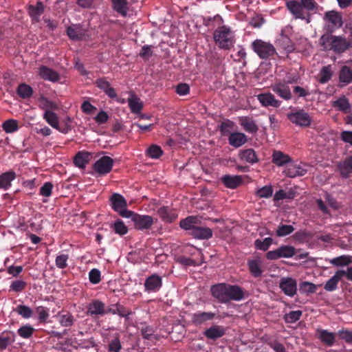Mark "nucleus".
Returning <instances> with one entry per match:
<instances>
[{
    "label": "nucleus",
    "instance_id": "obj_20",
    "mask_svg": "<svg viewBox=\"0 0 352 352\" xmlns=\"http://www.w3.org/2000/svg\"><path fill=\"white\" fill-rule=\"evenodd\" d=\"M87 314L91 316L106 314L104 303L99 300H94L87 307Z\"/></svg>",
    "mask_w": 352,
    "mask_h": 352
},
{
    "label": "nucleus",
    "instance_id": "obj_59",
    "mask_svg": "<svg viewBox=\"0 0 352 352\" xmlns=\"http://www.w3.org/2000/svg\"><path fill=\"white\" fill-rule=\"evenodd\" d=\"M27 286V283L22 280H16L10 284V290L15 292H21Z\"/></svg>",
    "mask_w": 352,
    "mask_h": 352
},
{
    "label": "nucleus",
    "instance_id": "obj_30",
    "mask_svg": "<svg viewBox=\"0 0 352 352\" xmlns=\"http://www.w3.org/2000/svg\"><path fill=\"white\" fill-rule=\"evenodd\" d=\"M43 119L54 129H56L63 133H67V130L59 129L58 116L52 111H47L43 114Z\"/></svg>",
    "mask_w": 352,
    "mask_h": 352
},
{
    "label": "nucleus",
    "instance_id": "obj_38",
    "mask_svg": "<svg viewBox=\"0 0 352 352\" xmlns=\"http://www.w3.org/2000/svg\"><path fill=\"white\" fill-rule=\"evenodd\" d=\"M286 175L289 177H296L303 176L307 173V170L302 168L300 165L290 164L285 170Z\"/></svg>",
    "mask_w": 352,
    "mask_h": 352
},
{
    "label": "nucleus",
    "instance_id": "obj_13",
    "mask_svg": "<svg viewBox=\"0 0 352 352\" xmlns=\"http://www.w3.org/2000/svg\"><path fill=\"white\" fill-rule=\"evenodd\" d=\"M144 291L151 292H157L162 287V278L156 274H153L147 277L144 281Z\"/></svg>",
    "mask_w": 352,
    "mask_h": 352
},
{
    "label": "nucleus",
    "instance_id": "obj_25",
    "mask_svg": "<svg viewBox=\"0 0 352 352\" xmlns=\"http://www.w3.org/2000/svg\"><path fill=\"white\" fill-rule=\"evenodd\" d=\"M221 182L223 185L230 189H235L242 183V179L239 175H226L221 177Z\"/></svg>",
    "mask_w": 352,
    "mask_h": 352
},
{
    "label": "nucleus",
    "instance_id": "obj_29",
    "mask_svg": "<svg viewBox=\"0 0 352 352\" xmlns=\"http://www.w3.org/2000/svg\"><path fill=\"white\" fill-rule=\"evenodd\" d=\"M324 20L327 21L334 28H339L342 25V16L336 11H328L324 14Z\"/></svg>",
    "mask_w": 352,
    "mask_h": 352
},
{
    "label": "nucleus",
    "instance_id": "obj_53",
    "mask_svg": "<svg viewBox=\"0 0 352 352\" xmlns=\"http://www.w3.org/2000/svg\"><path fill=\"white\" fill-rule=\"evenodd\" d=\"M34 331L35 329L30 324L23 325L17 330L19 336L25 339L31 338Z\"/></svg>",
    "mask_w": 352,
    "mask_h": 352
},
{
    "label": "nucleus",
    "instance_id": "obj_36",
    "mask_svg": "<svg viewBox=\"0 0 352 352\" xmlns=\"http://www.w3.org/2000/svg\"><path fill=\"white\" fill-rule=\"evenodd\" d=\"M15 340V334L12 331H3L0 334V351L6 349Z\"/></svg>",
    "mask_w": 352,
    "mask_h": 352
},
{
    "label": "nucleus",
    "instance_id": "obj_39",
    "mask_svg": "<svg viewBox=\"0 0 352 352\" xmlns=\"http://www.w3.org/2000/svg\"><path fill=\"white\" fill-rule=\"evenodd\" d=\"M239 157L250 164H254L258 161L257 155L252 148L241 150L239 153Z\"/></svg>",
    "mask_w": 352,
    "mask_h": 352
},
{
    "label": "nucleus",
    "instance_id": "obj_42",
    "mask_svg": "<svg viewBox=\"0 0 352 352\" xmlns=\"http://www.w3.org/2000/svg\"><path fill=\"white\" fill-rule=\"evenodd\" d=\"M333 76L331 65L324 66L318 74V81L321 84H325L329 82Z\"/></svg>",
    "mask_w": 352,
    "mask_h": 352
},
{
    "label": "nucleus",
    "instance_id": "obj_23",
    "mask_svg": "<svg viewBox=\"0 0 352 352\" xmlns=\"http://www.w3.org/2000/svg\"><path fill=\"white\" fill-rule=\"evenodd\" d=\"M204 334L207 338L216 340L226 334V329L223 326L214 325L207 329Z\"/></svg>",
    "mask_w": 352,
    "mask_h": 352
},
{
    "label": "nucleus",
    "instance_id": "obj_51",
    "mask_svg": "<svg viewBox=\"0 0 352 352\" xmlns=\"http://www.w3.org/2000/svg\"><path fill=\"white\" fill-rule=\"evenodd\" d=\"M330 263L336 266H345L352 263V257L349 255H342L333 258Z\"/></svg>",
    "mask_w": 352,
    "mask_h": 352
},
{
    "label": "nucleus",
    "instance_id": "obj_18",
    "mask_svg": "<svg viewBox=\"0 0 352 352\" xmlns=\"http://www.w3.org/2000/svg\"><path fill=\"white\" fill-rule=\"evenodd\" d=\"M188 234L196 239H209L212 236V230L210 228L200 226L198 224L196 228L193 229L192 232H188Z\"/></svg>",
    "mask_w": 352,
    "mask_h": 352
},
{
    "label": "nucleus",
    "instance_id": "obj_2",
    "mask_svg": "<svg viewBox=\"0 0 352 352\" xmlns=\"http://www.w3.org/2000/svg\"><path fill=\"white\" fill-rule=\"evenodd\" d=\"M286 6L289 12L296 18L310 21V15L307 12H314L317 9L318 3L314 0H300L297 1L292 0L287 2Z\"/></svg>",
    "mask_w": 352,
    "mask_h": 352
},
{
    "label": "nucleus",
    "instance_id": "obj_40",
    "mask_svg": "<svg viewBox=\"0 0 352 352\" xmlns=\"http://www.w3.org/2000/svg\"><path fill=\"white\" fill-rule=\"evenodd\" d=\"M339 80L345 85H349L352 82V70L346 65L341 67L339 72Z\"/></svg>",
    "mask_w": 352,
    "mask_h": 352
},
{
    "label": "nucleus",
    "instance_id": "obj_1",
    "mask_svg": "<svg viewBox=\"0 0 352 352\" xmlns=\"http://www.w3.org/2000/svg\"><path fill=\"white\" fill-rule=\"evenodd\" d=\"M212 296L220 303H228L232 300L240 301L244 298L243 289L236 285L218 283L210 287Z\"/></svg>",
    "mask_w": 352,
    "mask_h": 352
},
{
    "label": "nucleus",
    "instance_id": "obj_5",
    "mask_svg": "<svg viewBox=\"0 0 352 352\" xmlns=\"http://www.w3.org/2000/svg\"><path fill=\"white\" fill-rule=\"evenodd\" d=\"M110 206L112 209L121 217L129 218L132 211L126 209L127 202L125 198L120 194L114 192L109 197Z\"/></svg>",
    "mask_w": 352,
    "mask_h": 352
},
{
    "label": "nucleus",
    "instance_id": "obj_61",
    "mask_svg": "<svg viewBox=\"0 0 352 352\" xmlns=\"http://www.w3.org/2000/svg\"><path fill=\"white\" fill-rule=\"evenodd\" d=\"M293 93L298 98H306L310 96L311 93L308 87H302L300 86H294Z\"/></svg>",
    "mask_w": 352,
    "mask_h": 352
},
{
    "label": "nucleus",
    "instance_id": "obj_56",
    "mask_svg": "<svg viewBox=\"0 0 352 352\" xmlns=\"http://www.w3.org/2000/svg\"><path fill=\"white\" fill-rule=\"evenodd\" d=\"M16 312L23 318H30L32 317L33 311L28 306L19 305L15 309Z\"/></svg>",
    "mask_w": 352,
    "mask_h": 352
},
{
    "label": "nucleus",
    "instance_id": "obj_11",
    "mask_svg": "<svg viewBox=\"0 0 352 352\" xmlns=\"http://www.w3.org/2000/svg\"><path fill=\"white\" fill-rule=\"evenodd\" d=\"M271 89L274 93L285 100H290L292 98L290 87L285 80H276L272 85Z\"/></svg>",
    "mask_w": 352,
    "mask_h": 352
},
{
    "label": "nucleus",
    "instance_id": "obj_62",
    "mask_svg": "<svg viewBox=\"0 0 352 352\" xmlns=\"http://www.w3.org/2000/svg\"><path fill=\"white\" fill-rule=\"evenodd\" d=\"M294 230V228L291 225H281L276 230L278 236H285L291 234Z\"/></svg>",
    "mask_w": 352,
    "mask_h": 352
},
{
    "label": "nucleus",
    "instance_id": "obj_45",
    "mask_svg": "<svg viewBox=\"0 0 352 352\" xmlns=\"http://www.w3.org/2000/svg\"><path fill=\"white\" fill-rule=\"evenodd\" d=\"M67 34L68 36L75 41L82 40L85 34L80 27L69 26L67 28Z\"/></svg>",
    "mask_w": 352,
    "mask_h": 352
},
{
    "label": "nucleus",
    "instance_id": "obj_58",
    "mask_svg": "<svg viewBox=\"0 0 352 352\" xmlns=\"http://www.w3.org/2000/svg\"><path fill=\"white\" fill-rule=\"evenodd\" d=\"M122 349L121 342L118 335L111 340L108 344V350L109 352H120Z\"/></svg>",
    "mask_w": 352,
    "mask_h": 352
},
{
    "label": "nucleus",
    "instance_id": "obj_3",
    "mask_svg": "<svg viewBox=\"0 0 352 352\" xmlns=\"http://www.w3.org/2000/svg\"><path fill=\"white\" fill-rule=\"evenodd\" d=\"M319 41L324 50L333 51L336 54H342L350 48V41L342 36L323 34Z\"/></svg>",
    "mask_w": 352,
    "mask_h": 352
},
{
    "label": "nucleus",
    "instance_id": "obj_50",
    "mask_svg": "<svg viewBox=\"0 0 352 352\" xmlns=\"http://www.w3.org/2000/svg\"><path fill=\"white\" fill-rule=\"evenodd\" d=\"M295 196L296 192L292 190H289L288 192L284 190H279L275 193L273 199L274 201H278L285 199H293Z\"/></svg>",
    "mask_w": 352,
    "mask_h": 352
},
{
    "label": "nucleus",
    "instance_id": "obj_17",
    "mask_svg": "<svg viewBox=\"0 0 352 352\" xmlns=\"http://www.w3.org/2000/svg\"><path fill=\"white\" fill-rule=\"evenodd\" d=\"M157 214L165 223H172L178 217L175 210L168 206L160 207L157 210Z\"/></svg>",
    "mask_w": 352,
    "mask_h": 352
},
{
    "label": "nucleus",
    "instance_id": "obj_33",
    "mask_svg": "<svg viewBox=\"0 0 352 352\" xmlns=\"http://www.w3.org/2000/svg\"><path fill=\"white\" fill-rule=\"evenodd\" d=\"M278 45L287 53H292L295 50L293 41L285 34H281L277 41Z\"/></svg>",
    "mask_w": 352,
    "mask_h": 352
},
{
    "label": "nucleus",
    "instance_id": "obj_55",
    "mask_svg": "<svg viewBox=\"0 0 352 352\" xmlns=\"http://www.w3.org/2000/svg\"><path fill=\"white\" fill-rule=\"evenodd\" d=\"M302 314V311L300 310L291 311L285 315L284 320L286 323H294L300 320Z\"/></svg>",
    "mask_w": 352,
    "mask_h": 352
},
{
    "label": "nucleus",
    "instance_id": "obj_52",
    "mask_svg": "<svg viewBox=\"0 0 352 352\" xmlns=\"http://www.w3.org/2000/svg\"><path fill=\"white\" fill-rule=\"evenodd\" d=\"M272 243L273 239L271 237L265 238L263 240L258 239L254 241V247L257 250L267 251Z\"/></svg>",
    "mask_w": 352,
    "mask_h": 352
},
{
    "label": "nucleus",
    "instance_id": "obj_60",
    "mask_svg": "<svg viewBox=\"0 0 352 352\" xmlns=\"http://www.w3.org/2000/svg\"><path fill=\"white\" fill-rule=\"evenodd\" d=\"M300 291L303 293L313 294L316 291V285L312 283L304 281L300 284Z\"/></svg>",
    "mask_w": 352,
    "mask_h": 352
},
{
    "label": "nucleus",
    "instance_id": "obj_43",
    "mask_svg": "<svg viewBox=\"0 0 352 352\" xmlns=\"http://www.w3.org/2000/svg\"><path fill=\"white\" fill-rule=\"evenodd\" d=\"M38 102L39 108L44 110L45 112H47V111H53L58 109V106L56 102L48 100L43 96H41L38 98Z\"/></svg>",
    "mask_w": 352,
    "mask_h": 352
},
{
    "label": "nucleus",
    "instance_id": "obj_31",
    "mask_svg": "<svg viewBox=\"0 0 352 352\" xmlns=\"http://www.w3.org/2000/svg\"><path fill=\"white\" fill-rule=\"evenodd\" d=\"M228 142L231 146L238 148L243 145L247 142V137L243 133L234 132L230 133L228 138Z\"/></svg>",
    "mask_w": 352,
    "mask_h": 352
},
{
    "label": "nucleus",
    "instance_id": "obj_47",
    "mask_svg": "<svg viewBox=\"0 0 352 352\" xmlns=\"http://www.w3.org/2000/svg\"><path fill=\"white\" fill-rule=\"evenodd\" d=\"M340 279L341 278L337 271L335 274L327 281L324 286V289L328 292L335 291L338 287V284Z\"/></svg>",
    "mask_w": 352,
    "mask_h": 352
},
{
    "label": "nucleus",
    "instance_id": "obj_6",
    "mask_svg": "<svg viewBox=\"0 0 352 352\" xmlns=\"http://www.w3.org/2000/svg\"><path fill=\"white\" fill-rule=\"evenodd\" d=\"M287 116L291 122L301 127H308L312 122L311 116L303 109H294Z\"/></svg>",
    "mask_w": 352,
    "mask_h": 352
},
{
    "label": "nucleus",
    "instance_id": "obj_37",
    "mask_svg": "<svg viewBox=\"0 0 352 352\" xmlns=\"http://www.w3.org/2000/svg\"><path fill=\"white\" fill-rule=\"evenodd\" d=\"M112 8L114 11L126 16L129 10L127 0H111Z\"/></svg>",
    "mask_w": 352,
    "mask_h": 352
},
{
    "label": "nucleus",
    "instance_id": "obj_64",
    "mask_svg": "<svg viewBox=\"0 0 352 352\" xmlns=\"http://www.w3.org/2000/svg\"><path fill=\"white\" fill-rule=\"evenodd\" d=\"M68 254H60L56 256L55 260L56 266L59 269H65L67 266Z\"/></svg>",
    "mask_w": 352,
    "mask_h": 352
},
{
    "label": "nucleus",
    "instance_id": "obj_4",
    "mask_svg": "<svg viewBox=\"0 0 352 352\" xmlns=\"http://www.w3.org/2000/svg\"><path fill=\"white\" fill-rule=\"evenodd\" d=\"M214 41L218 47L230 50L234 45V36L229 27L223 25L216 29L213 33Z\"/></svg>",
    "mask_w": 352,
    "mask_h": 352
},
{
    "label": "nucleus",
    "instance_id": "obj_19",
    "mask_svg": "<svg viewBox=\"0 0 352 352\" xmlns=\"http://www.w3.org/2000/svg\"><path fill=\"white\" fill-rule=\"evenodd\" d=\"M215 317V314L211 311H197L192 315L191 320L193 324L201 325L207 321L212 320Z\"/></svg>",
    "mask_w": 352,
    "mask_h": 352
},
{
    "label": "nucleus",
    "instance_id": "obj_15",
    "mask_svg": "<svg viewBox=\"0 0 352 352\" xmlns=\"http://www.w3.org/2000/svg\"><path fill=\"white\" fill-rule=\"evenodd\" d=\"M257 99L263 107H272L278 108L281 104V101L277 100L270 92L260 94L257 96Z\"/></svg>",
    "mask_w": 352,
    "mask_h": 352
},
{
    "label": "nucleus",
    "instance_id": "obj_12",
    "mask_svg": "<svg viewBox=\"0 0 352 352\" xmlns=\"http://www.w3.org/2000/svg\"><path fill=\"white\" fill-rule=\"evenodd\" d=\"M279 287L283 293L289 297H293L297 292V282L291 277L282 278Z\"/></svg>",
    "mask_w": 352,
    "mask_h": 352
},
{
    "label": "nucleus",
    "instance_id": "obj_7",
    "mask_svg": "<svg viewBox=\"0 0 352 352\" xmlns=\"http://www.w3.org/2000/svg\"><path fill=\"white\" fill-rule=\"evenodd\" d=\"M251 46L253 51L262 59H267L276 54L273 45L261 39H256Z\"/></svg>",
    "mask_w": 352,
    "mask_h": 352
},
{
    "label": "nucleus",
    "instance_id": "obj_46",
    "mask_svg": "<svg viewBox=\"0 0 352 352\" xmlns=\"http://www.w3.org/2000/svg\"><path fill=\"white\" fill-rule=\"evenodd\" d=\"M58 321L61 326L70 327L74 324L75 319L72 314L66 311L58 314Z\"/></svg>",
    "mask_w": 352,
    "mask_h": 352
},
{
    "label": "nucleus",
    "instance_id": "obj_21",
    "mask_svg": "<svg viewBox=\"0 0 352 352\" xmlns=\"http://www.w3.org/2000/svg\"><path fill=\"white\" fill-rule=\"evenodd\" d=\"M272 162L277 166H284L292 162L291 157L280 151H274Z\"/></svg>",
    "mask_w": 352,
    "mask_h": 352
},
{
    "label": "nucleus",
    "instance_id": "obj_16",
    "mask_svg": "<svg viewBox=\"0 0 352 352\" xmlns=\"http://www.w3.org/2000/svg\"><path fill=\"white\" fill-rule=\"evenodd\" d=\"M316 336L321 342L327 346H332L336 342V333L328 330L318 329Z\"/></svg>",
    "mask_w": 352,
    "mask_h": 352
},
{
    "label": "nucleus",
    "instance_id": "obj_54",
    "mask_svg": "<svg viewBox=\"0 0 352 352\" xmlns=\"http://www.w3.org/2000/svg\"><path fill=\"white\" fill-rule=\"evenodd\" d=\"M146 154L151 158L158 159L162 155L163 151L160 146L153 144L147 149Z\"/></svg>",
    "mask_w": 352,
    "mask_h": 352
},
{
    "label": "nucleus",
    "instance_id": "obj_14",
    "mask_svg": "<svg viewBox=\"0 0 352 352\" xmlns=\"http://www.w3.org/2000/svg\"><path fill=\"white\" fill-rule=\"evenodd\" d=\"M28 12L33 23L40 21V17L45 11V6L41 1H37L35 5H29L28 6Z\"/></svg>",
    "mask_w": 352,
    "mask_h": 352
},
{
    "label": "nucleus",
    "instance_id": "obj_44",
    "mask_svg": "<svg viewBox=\"0 0 352 352\" xmlns=\"http://www.w3.org/2000/svg\"><path fill=\"white\" fill-rule=\"evenodd\" d=\"M16 91L18 96L23 99L30 98L34 92L32 88L26 83L19 84Z\"/></svg>",
    "mask_w": 352,
    "mask_h": 352
},
{
    "label": "nucleus",
    "instance_id": "obj_9",
    "mask_svg": "<svg viewBox=\"0 0 352 352\" xmlns=\"http://www.w3.org/2000/svg\"><path fill=\"white\" fill-rule=\"evenodd\" d=\"M296 254V249L291 245H281L278 248L269 251L265 257L269 260H277L280 258H291Z\"/></svg>",
    "mask_w": 352,
    "mask_h": 352
},
{
    "label": "nucleus",
    "instance_id": "obj_8",
    "mask_svg": "<svg viewBox=\"0 0 352 352\" xmlns=\"http://www.w3.org/2000/svg\"><path fill=\"white\" fill-rule=\"evenodd\" d=\"M129 218H131L135 228L138 230H148L155 222L153 217L146 214H140L133 211Z\"/></svg>",
    "mask_w": 352,
    "mask_h": 352
},
{
    "label": "nucleus",
    "instance_id": "obj_28",
    "mask_svg": "<svg viewBox=\"0 0 352 352\" xmlns=\"http://www.w3.org/2000/svg\"><path fill=\"white\" fill-rule=\"evenodd\" d=\"M39 76L43 79L52 82H56L60 78L59 74L56 71L44 65L39 68Z\"/></svg>",
    "mask_w": 352,
    "mask_h": 352
},
{
    "label": "nucleus",
    "instance_id": "obj_34",
    "mask_svg": "<svg viewBox=\"0 0 352 352\" xmlns=\"http://www.w3.org/2000/svg\"><path fill=\"white\" fill-rule=\"evenodd\" d=\"M15 178L16 173L12 170L2 173L0 175V189L8 190Z\"/></svg>",
    "mask_w": 352,
    "mask_h": 352
},
{
    "label": "nucleus",
    "instance_id": "obj_35",
    "mask_svg": "<svg viewBox=\"0 0 352 352\" xmlns=\"http://www.w3.org/2000/svg\"><path fill=\"white\" fill-rule=\"evenodd\" d=\"M333 107L338 111L344 113H350L351 111V104L345 96H342L333 102Z\"/></svg>",
    "mask_w": 352,
    "mask_h": 352
},
{
    "label": "nucleus",
    "instance_id": "obj_49",
    "mask_svg": "<svg viewBox=\"0 0 352 352\" xmlns=\"http://www.w3.org/2000/svg\"><path fill=\"white\" fill-rule=\"evenodd\" d=\"M111 228L113 230L116 234L120 236L126 234L129 230L124 223L120 219H117L113 224H111Z\"/></svg>",
    "mask_w": 352,
    "mask_h": 352
},
{
    "label": "nucleus",
    "instance_id": "obj_26",
    "mask_svg": "<svg viewBox=\"0 0 352 352\" xmlns=\"http://www.w3.org/2000/svg\"><path fill=\"white\" fill-rule=\"evenodd\" d=\"M91 153L88 151L78 152L74 159V164L80 168H84L91 159Z\"/></svg>",
    "mask_w": 352,
    "mask_h": 352
},
{
    "label": "nucleus",
    "instance_id": "obj_24",
    "mask_svg": "<svg viewBox=\"0 0 352 352\" xmlns=\"http://www.w3.org/2000/svg\"><path fill=\"white\" fill-rule=\"evenodd\" d=\"M338 168L342 177H350L352 175V155L340 162L338 164Z\"/></svg>",
    "mask_w": 352,
    "mask_h": 352
},
{
    "label": "nucleus",
    "instance_id": "obj_27",
    "mask_svg": "<svg viewBox=\"0 0 352 352\" xmlns=\"http://www.w3.org/2000/svg\"><path fill=\"white\" fill-rule=\"evenodd\" d=\"M201 222L199 217L197 216H188L182 219L179 222L180 227L189 232H192L193 229Z\"/></svg>",
    "mask_w": 352,
    "mask_h": 352
},
{
    "label": "nucleus",
    "instance_id": "obj_22",
    "mask_svg": "<svg viewBox=\"0 0 352 352\" xmlns=\"http://www.w3.org/2000/svg\"><path fill=\"white\" fill-rule=\"evenodd\" d=\"M248 266L250 274L254 278L261 277L263 274V262L260 258H256L252 260H249Z\"/></svg>",
    "mask_w": 352,
    "mask_h": 352
},
{
    "label": "nucleus",
    "instance_id": "obj_57",
    "mask_svg": "<svg viewBox=\"0 0 352 352\" xmlns=\"http://www.w3.org/2000/svg\"><path fill=\"white\" fill-rule=\"evenodd\" d=\"M273 188L271 186H265L257 190L256 195L260 198H270L272 196Z\"/></svg>",
    "mask_w": 352,
    "mask_h": 352
},
{
    "label": "nucleus",
    "instance_id": "obj_32",
    "mask_svg": "<svg viewBox=\"0 0 352 352\" xmlns=\"http://www.w3.org/2000/svg\"><path fill=\"white\" fill-rule=\"evenodd\" d=\"M239 123L243 128L248 132L254 133L258 130V126L254 120L248 116H242L239 118Z\"/></svg>",
    "mask_w": 352,
    "mask_h": 352
},
{
    "label": "nucleus",
    "instance_id": "obj_63",
    "mask_svg": "<svg viewBox=\"0 0 352 352\" xmlns=\"http://www.w3.org/2000/svg\"><path fill=\"white\" fill-rule=\"evenodd\" d=\"M36 313L38 314L41 322H45L50 316L49 309L43 306L37 307L36 308Z\"/></svg>",
    "mask_w": 352,
    "mask_h": 352
},
{
    "label": "nucleus",
    "instance_id": "obj_10",
    "mask_svg": "<svg viewBox=\"0 0 352 352\" xmlns=\"http://www.w3.org/2000/svg\"><path fill=\"white\" fill-rule=\"evenodd\" d=\"M114 161L109 156H103L93 165V168L99 175H104L112 170Z\"/></svg>",
    "mask_w": 352,
    "mask_h": 352
},
{
    "label": "nucleus",
    "instance_id": "obj_41",
    "mask_svg": "<svg viewBox=\"0 0 352 352\" xmlns=\"http://www.w3.org/2000/svg\"><path fill=\"white\" fill-rule=\"evenodd\" d=\"M128 104L133 113H140L143 108V104L135 95H132L128 99Z\"/></svg>",
    "mask_w": 352,
    "mask_h": 352
},
{
    "label": "nucleus",
    "instance_id": "obj_48",
    "mask_svg": "<svg viewBox=\"0 0 352 352\" xmlns=\"http://www.w3.org/2000/svg\"><path fill=\"white\" fill-rule=\"evenodd\" d=\"M2 128L7 133L16 132L19 129L18 121L14 119L7 120L2 124Z\"/></svg>",
    "mask_w": 352,
    "mask_h": 352
}]
</instances>
